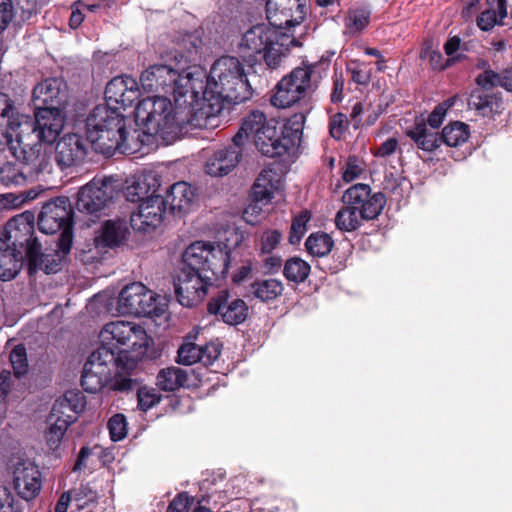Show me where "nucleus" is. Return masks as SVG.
I'll return each mask as SVG.
<instances>
[{
	"label": "nucleus",
	"mask_w": 512,
	"mask_h": 512,
	"mask_svg": "<svg viewBox=\"0 0 512 512\" xmlns=\"http://www.w3.org/2000/svg\"><path fill=\"white\" fill-rule=\"evenodd\" d=\"M215 239L194 240V299L202 301L210 296L208 313H221L225 323L237 325L247 318L248 307L241 299H234L225 306L229 293L219 289L218 276L228 271L230 253L240 245L243 235L234 226L227 225L217 230Z\"/></svg>",
	"instance_id": "nucleus-1"
},
{
	"label": "nucleus",
	"mask_w": 512,
	"mask_h": 512,
	"mask_svg": "<svg viewBox=\"0 0 512 512\" xmlns=\"http://www.w3.org/2000/svg\"><path fill=\"white\" fill-rule=\"evenodd\" d=\"M252 96L253 88L239 58L222 56L209 72L194 65V129H216L225 104H241Z\"/></svg>",
	"instance_id": "nucleus-2"
},
{
	"label": "nucleus",
	"mask_w": 512,
	"mask_h": 512,
	"mask_svg": "<svg viewBox=\"0 0 512 512\" xmlns=\"http://www.w3.org/2000/svg\"><path fill=\"white\" fill-rule=\"evenodd\" d=\"M137 81L130 76H118L110 80L105 88V104L97 105L86 119L87 140L97 153L112 156L116 151L125 153V118L119 112L131 107L139 99Z\"/></svg>",
	"instance_id": "nucleus-3"
},
{
	"label": "nucleus",
	"mask_w": 512,
	"mask_h": 512,
	"mask_svg": "<svg viewBox=\"0 0 512 512\" xmlns=\"http://www.w3.org/2000/svg\"><path fill=\"white\" fill-rule=\"evenodd\" d=\"M248 139H252L258 150L265 156H282L294 148L300 139L299 128L292 130L287 125L277 131V122L267 120L260 111H253L246 116L233 143L227 148L214 153L205 165L207 174L221 177L231 172L239 163L242 147Z\"/></svg>",
	"instance_id": "nucleus-4"
},
{
	"label": "nucleus",
	"mask_w": 512,
	"mask_h": 512,
	"mask_svg": "<svg viewBox=\"0 0 512 512\" xmlns=\"http://www.w3.org/2000/svg\"><path fill=\"white\" fill-rule=\"evenodd\" d=\"M187 102L174 108L165 96H152L140 100L136 106V119L143 125L144 133L171 144L188 132L192 122V103Z\"/></svg>",
	"instance_id": "nucleus-5"
},
{
	"label": "nucleus",
	"mask_w": 512,
	"mask_h": 512,
	"mask_svg": "<svg viewBox=\"0 0 512 512\" xmlns=\"http://www.w3.org/2000/svg\"><path fill=\"white\" fill-rule=\"evenodd\" d=\"M294 46H301V42L293 33L283 31L268 22L254 25L247 30L242 36L239 48L247 56L262 55L266 65L276 69Z\"/></svg>",
	"instance_id": "nucleus-6"
},
{
	"label": "nucleus",
	"mask_w": 512,
	"mask_h": 512,
	"mask_svg": "<svg viewBox=\"0 0 512 512\" xmlns=\"http://www.w3.org/2000/svg\"><path fill=\"white\" fill-rule=\"evenodd\" d=\"M143 90L146 92L172 94L177 107L192 98V72L178 73L167 65H152L140 77Z\"/></svg>",
	"instance_id": "nucleus-7"
},
{
	"label": "nucleus",
	"mask_w": 512,
	"mask_h": 512,
	"mask_svg": "<svg viewBox=\"0 0 512 512\" xmlns=\"http://www.w3.org/2000/svg\"><path fill=\"white\" fill-rule=\"evenodd\" d=\"M166 308L165 299L148 290L140 282L126 285L118 297V311L122 314L159 317L164 314Z\"/></svg>",
	"instance_id": "nucleus-8"
},
{
	"label": "nucleus",
	"mask_w": 512,
	"mask_h": 512,
	"mask_svg": "<svg viewBox=\"0 0 512 512\" xmlns=\"http://www.w3.org/2000/svg\"><path fill=\"white\" fill-rule=\"evenodd\" d=\"M313 73V65L293 69L277 84L271 103L278 108H287L307 96L315 89Z\"/></svg>",
	"instance_id": "nucleus-9"
},
{
	"label": "nucleus",
	"mask_w": 512,
	"mask_h": 512,
	"mask_svg": "<svg viewBox=\"0 0 512 512\" xmlns=\"http://www.w3.org/2000/svg\"><path fill=\"white\" fill-rule=\"evenodd\" d=\"M113 177L93 178L77 194L76 208L79 212L93 214L106 207L118 194V185Z\"/></svg>",
	"instance_id": "nucleus-10"
},
{
	"label": "nucleus",
	"mask_w": 512,
	"mask_h": 512,
	"mask_svg": "<svg viewBox=\"0 0 512 512\" xmlns=\"http://www.w3.org/2000/svg\"><path fill=\"white\" fill-rule=\"evenodd\" d=\"M73 243V234L66 229L58 239V249L51 253H42L41 245L34 241L29 249L27 258L30 269L43 270L47 274L57 273L61 270L65 257L69 254Z\"/></svg>",
	"instance_id": "nucleus-11"
},
{
	"label": "nucleus",
	"mask_w": 512,
	"mask_h": 512,
	"mask_svg": "<svg viewBox=\"0 0 512 512\" xmlns=\"http://www.w3.org/2000/svg\"><path fill=\"white\" fill-rule=\"evenodd\" d=\"M102 345L122 351L116 345H127L133 348L147 345V334L144 328L128 321H115L107 323L100 332ZM126 352L125 350H123ZM127 353H125V356Z\"/></svg>",
	"instance_id": "nucleus-12"
},
{
	"label": "nucleus",
	"mask_w": 512,
	"mask_h": 512,
	"mask_svg": "<svg viewBox=\"0 0 512 512\" xmlns=\"http://www.w3.org/2000/svg\"><path fill=\"white\" fill-rule=\"evenodd\" d=\"M72 212L69 200L66 197H58L46 202L38 215V228L45 234H54L72 227Z\"/></svg>",
	"instance_id": "nucleus-13"
},
{
	"label": "nucleus",
	"mask_w": 512,
	"mask_h": 512,
	"mask_svg": "<svg viewBox=\"0 0 512 512\" xmlns=\"http://www.w3.org/2000/svg\"><path fill=\"white\" fill-rule=\"evenodd\" d=\"M343 202L356 206L365 220H373L382 212L386 198L381 192L372 193L368 184L358 183L345 191Z\"/></svg>",
	"instance_id": "nucleus-14"
},
{
	"label": "nucleus",
	"mask_w": 512,
	"mask_h": 512,
	"mask_svg": "<svg viewBox=\"0 0 512 512\" xmlns=\"http://www.w3.org/2000/svg\"><path fill=\"white\" fill-rule=\"evenodd\" d=\"M306 15V6L301 0H267L266 17L271 25L281 30L300 25Z\"/></svg>",
	"instance_id": "nucleus-15"
},
{
	"label": "nucleus",
	"mask_w": 512,
	"mask_h": 512,
	"mask_svg": "<svg viewBox=\"0 0 512 512\" xmlns=\"http://www.w3.org/2000/svg\"><path fill=\"white\" fill-rule=\"evenodd\" d=\"M166 210L164 197L157 193L140 202L139 206L130 216L131 227L139 232H150L156 229L163 221Z\"/></svg>",
	"instance_id": "nucleus-16"
},
{
	"label": "nucleus",
	"mask_w": 512,
	"mask_h": 512,
	"mask_svg": "<svg viewBox=\"0 0 512 512\" xmlns=\"http://www.w3.org/2000/svg\"><path fill=\"white\" fill-rule=\"evenodd\" d=\"M64 127V116L58 107H38L33 133L43 144H52Z\"/></svg>",
	"instance_id": "nucleus-17"
},
{
	"label": "nucleus",
	"mask_w": 512,
	"mask_h": 512,
	"mask_svg": "<svg viewBox=\"0 0 512 512\" xmlns=\"http://www.w3.org/2000/svg\"><path fill=\"white\" fill-rule=\"evenodd\" d=\"M33 230L34 217L31 213L25 212L14 216L6 223L3 237L1 238L16 249L20 250L25 247L27 256L30 245L34 241H38L32 237Z\"/></svg>",
	"instance_id": "nucleus-18"
},
{
	"label": "nucleus",
	"mask_w": 512,
	"mask_h": 512,
	"mask_svg": "<svg viewBox=\"0 0 512 512\" xmlns=\"http://www.w3.org/2000/svg\"><path fill=\"white\" fill-rule=\"evenodd\" d=\"M13 154L22 162L28 178L38 177L40 174L52 170L51 148L43 143L21 147L20 154Z\"/></svg>",
	"instance_id": "nucleus-19"
},
{
	"label": "nucleus",
	"mask_w": 512,
	"mask_h": 512,
	"mask_svg": "<svg viewBox=\"0 0 512 512\" xmlns=\"http://www.w3.org/2000/svg\"><path fill=\"white\" fill-rule=\"evenodd\" d=\"M87 155V144L78 134H66L55 148V161L62 169L81 163Z\"/></svg>",
	"instance_id": "nucleus-20"
},
{
	"label": "nucleus",
	"mask_w": 512,
	"mask_h": 512,
	"mask_svg": "<svg viewBox=\"0 0 512 512\" xmlns=\"http://www.w3.org/2000/svg\"><path fill=\"white\" fill-rule=\"evenodd\" d=\"M14 487L21 498L27 501L34 499L42 487L38 467L30 461L18 463L14 469Z\"/></svg>",
	"instance_id": "nucleus-21"
},
{
	"label": "nucleus",
	"mask_w": 512,
	"mask_h": 512,
	"mask_svg": "<svg viewBox=\"0 0 512 512\" xmlns=\"http://www.w3.org/2000/svg\"><path fill=\"white\" fill-rule=\"evenodd\" d=\"M67 100V85L61 78H48L37 84L33 89V102L38 107L60 108Z\"/></svg>",
	"instance_id": "nucleus-22"
},
{
	"label": "nucleus",
	"mask_w": 512,
	"mask_h": 512,
	"mask_svg": "<svg viewBox=\"0 0 512 512\" xmlns=\"http://www.w3.org/2000/svg\"><path fill=\"white\" fill-rule=\"evenodd\" d=\"M161 188L160 176L155 171H147L134 178L133 182L124 190L127 201L136 203L146 200L159 192Z\"/></svg>",
	"instance_id": "nucleus-23"
},
{
	"label": "nucleus",
	"mask_w": 512,
	"mask_h": 512,
	"mask_svg": "<svg viewBox=\"0 0 512 512\" xmlns=\"http://www.w3.org/2000/svg\"><path fill=\"white\" fill-rule=\"evenodd\" d=\"M123 356H125L124 351L101 345L90 354L84 368L91 369L93 372L111 379L112 367L115 364L120 366Z\"/></svg>",
	"instance_id": "nucleus-24"
},
{
	"label": "nucleus",
	"mask_w": 512,
	"mask_h": 512,
	"mask_svg": "<svg viewBox=\"0 0 512 512\" xmlns=\"http://www.w3.org/2000/svg\"><path fill=\"white\" fill-rule=\"evenodd\" d=\"M192 244H189L182 254L181 272L174 277L173 285L177 301L184 307H192L190 282L192 279Z\"/></svg>",
	"instance_id": "nucleus-25"
},
{
	"label": "nucleus",
	"mask_w": 512,
	"mask_h": 512,
	"mask_svg": "<svg viewBox=\"0 0 512 512\" xmlns=\"http://www.w3.org/2000/svg\"><path fill=\"white\" fill-rule=\"evenodd\" d=\"M280 186V175L271 168L263 169L253 185L252 197L262 204H268Z\"/></svg>",
	"instance_id": "nucleus-26"
},
{
	"label": "nucleus",
	"mask_w": 512,
	"mask_h": 512,
	"mask_svg": "<svg viewBox=\"0 0 512 512\" xmlns=\"http://www.w3.org/2000/svg\"><path fill=\"white\" fill-rule=\"evenodd\" d=\"M22 260V251L0 238V280L8 281L16 277L21 270Z\"/></svg>",
	"instance_id": "nucleus-27"
},
{
	"label": "nucleus",
	"mask_w": 512,
	"mask_h": 512,
	"mask_svg": "<svg viewBox=\"0 0 512 512\" xmlns=\"http://www.w3.org/2000/svg\"><path fill=\"white\" fill-rule=\"evenodd\" d=\"M173 213H187L192 206V188L188 182L179 181L170 186L164 198Z\"/></svg>",
	"instance_id": "nucleus-28"
},
{
	"label": "nucleus",
	"mask_w": 512,
	"mask_h": 512,
	"mask_svg": "<svg viewBox=\"0 0 512 512\" xmlns=\"http://www.w3.org/2000/svg\"><path fill=\"white\" fill-rule=\"evenodd\" d=\"M84 407V397L80 393H67L63 398L55 401L51 413L53 417L64 418L67 422L73 424Z\"/></svg>",
	"instance_id": "nucleus-29"
},
{
	"label": "nucleus",
	"mask_w": 512,
	"mask_h": 512,
	"mask_svg": "<svg viewBox=\"0 0 512 512\" xmlns=\"http://www.w3.org/2000/svg\"><path fill=\"white\" fill-rule=\"evenodd\" d=\"M407 135L415 142L417 147L425 152L437 150L442 142L441 136L424 122L417 123L407 132Z\"/></svg>",
	"instance_id": "nucleus-30"
},
{
	"label": "nucleus",
	"mask_w": 512,
	"mask_h": 512,
	"mask_svg": "<svg viewBox=\"0 0 512 512\" xmlns=\"http://www.w3.org/2000/svg\"><path fill=\"white\" fill-rule=\"evenodd\" d=\"M188 382L189 373L185 369L176 366L161 369L156 377L157 387L166 392H172L186 387Z\"/></svg>",
	"instance_id": "nucleus-31"
},
{
	"label": "nucleus",
	"mask_w": 512,
	"mask_h": 512,
	"mask_svg": "<svg viewBox=\"0 0 512 512\" xmlns=\"http://www.w3.org/2000/svg\"><path fill=\"white\" fill-rule=\"evenodd\" d=\"M127 228L124 222L109 220L102 226L101 234L96 237L97 247L113 248L125 239Z\"/></svg>",
	"instance_id": "nucleus-32"
},
{
	"label": "nucleus",
	"mask_w": 512,
	"mask_h": 512,
	"mask_svg": "<svg viewBox=\"0 0 512 512\" xmlns=\"http://www.w3.org/2000/svg\"><path fill=\"white\" fill-rule=\"evenodd\" d=\"M507 16L506 0H487V8L478 17L481 30L488 31Z\"/></svg>",
	"instance_id": "nucleus-33"
},
{
	"label": "nucleus",
	"mask_w": 512,
	"mask_h": 512,
	"mask_svg": "<svg viewBox=\"0 0 512 512\" xmlns=\"http://www.w3.org/2000/svg\"><path fill=\"white\" fill-rule=\"evenodd\" d=\"M364 220V216L356 209V206L351 204H345L335 215V225L343 232L355 231Z\"/></svg>",
	"instance_id": "nucleus-34"
},
{
	"label": "nucleus",
	"mask_w": 512,
	"mask_h": 512,
	"mask_svg": "<svg viewBox=\"0 0 512 512\" xmlns=\"http://www.w3.org/2000/svg\"><path fill=\"white\" fill-rule=\"evenodd\" d=\"M25 120L26 117L19 113L10 96L0 92V122L6 123L11 129H19Z\"/></svg>",
	"instance_id": "nucleus-35"
},
{
	"label": "nucleus",
	"mask_w": 512,
	"mask_h": 512,
	"mask_svg": "<svg viewBox=\"0 0 512 512\" xmlns=\"http://www.w3.org/2000/svg\"><path fill=\"white\" fill-rule=\"evenodd\" d=\"M252 292L262 302L273 301L278 298L284 290L283 283L278 279H265L254 282L251 285Z\"/></svg>",
	"instance_id": "nucleus-36"
},
{
	"label": "nucleus",
	"mask_w": 512,
	"mask_h": 512,
	"mask_svg": "<svg viewBox=\"0 0 512 512\" xmlns=\"http://www.w3.org/2000/svg\"><path fill=\"white\" fill-rule=\"evenodd\" d=\"M469 127L463 122H452L445 126L441 134V142L450 147H458L469 138Z\"/></svg>",
	"instance_id": "nucleus-37"
},
{
	"label": "nucleus",
	"mask_w": 512,
	"mask_h": 512,
	"mask_svg": "<svg viewBox=\"0 0 512 512\" xmlns=\"http://www.w3.org/2000/svg\"><path fill=\"white\" fill-rule=\"evenodd\" d=\"M28 176L24 167L7 162L0 167V182L5 186H20L26 183Z\"/></svg>",
	"instance_id": "nucleus-38"
},
{
	"label": "nucleus",
	"mask_w": 512,
	"mask_h": 512,
	"mask_svg": "<svg viewBox=\"0 0 512 512\" xmlns=\"http://www.w3.org/2000/svg\"><path fill=\"white\" fill-rule=\"evenodd\" d=\"M305 246L308 253L312 256L323 257L331 251L333 240L328 234L315 233L308 237Z\"/></svg>",
	"instance_id": "nucleus-39"
},
{
	"label": "nucleus",
	"mask_w": 512,
	"mask_h": 512,
	"mask_svg": "<svg viewBox=\"0 0 512 512\" xmlns=\"http://www.w3.org/2000/svg\"><path fill=\"white\" fill-rule=\"evenodd\" d=\"M310 273V265L301 258L293 257L286 261L284 275L289 281L304 282Z\"/></svg>",
	"instance_id": "nucleus-40"
},
{
	"label": "nucleus",
	"mask_w": 512,
	"mask_h": 512,
	"mask_svg": "<svg viewBox=\"0 0 512 512\" xmlns=\"http://www.w3.org/2000/svg\"><path fill=\"white\" fill-rule=\"evenodd\" d=\"M221 353V345L217 342H209L203 346L194 344V364L200 363L205 367L212 365Z\"/></svg>",
	"instance_id": "nucleus-41"
},
{
	"label": "nucleus",
	"mask_w": 512,
	"mask_h": 512,
	"mask_svg": "<svg viewBox=\"0 0 512 512\" xmlns=\"http://www.w3.org/2000/svg\"><path fill=\"white\" fill-rule=\"evenodd\" d=\"M111 379L83 367L81 386L88 393L100 392Z\"/></svg>",
	"instance_id": "nucleus-42"
},
{
	"label": "nucleus",
	"mask_w": 512,
	"mask_h": 512,
	"mask_svg": "<svg viewBox=\"0 0 512 512\" xmlns=\"http://www.w3.org/2000/svg\"><path fill=\"white\" fill-rule=\"evenodd\" d=\"M369 21V12L366 9H352L345 18L346 32L355 34L364 29Z\"/></svg>",
	"instance_id": "nucleus-43"
},
{
	"label": "nucleus",
	"mask_w": 512,
	"mask_h": 512,
	"mask_svg": "<svg viewBox=\"0 0 512 512\" xmlns=\"http://www.w3.org/2000/svg\"><path fill=\"white\" fill-rule=\"evenodd\" d=\"M311 215L308 211H302L298 216H296L292 222L289 242L292 245L298 244L304 234L307 231V223L309 222Z\"/></svg>",
	"instance_id": "nucleus-44"
},
{
	"label": "nucleus",
	"mask_w": 512,
	"mask_h": 512,
	"mask_svg": "<svg viewBox=\"0 0 512 512\" xmlns=\"http://www.w3.org/2000/svg\"><path fill=\"white\" fill-rule=\"evenodd\" d=\"M161 395L154 388L140 387L137 390L138 408L141 411H148L161 401Z\"/></svg>",
	"instance_id": "nucleus-45"
},
{
	"label": "nucleus",
	"mask_w": 512,
	"mask_h": 512,
	"mask_svg": "<svg viewBox=\"0 0 512 512\" xmlns=\"http://www.w3.org/2000/svg\"><path fill=\"white\" fill-rule=\"evenodd\" d=\"M18 129H11L6 123L0 122V151L8 147L11 151H16L17 146H21Z\"/></svg>",
	"instance_id": "nucleus-46"
},
{
	"label": "nucleus",
	"mask_w": 512,
	"mask_h": 512,
	"mask_svg": "<svg viewBox=\"0 0 512 512\" xmlns=\"http://www.w3.org/2000/svg\"><path fill=\"white\" fill-rule=\"evenodd\" d=\"M10 362L16 377H21L28 370L26 349L23 345H17L10 353Z\"/></svg>",
	"instance_id": "nucleus-47"
},
{
	"label": "nucleus",
	"mask_w": 512,
	"mask_h": 512,
	"mask_svg": "<svg viewBox=\"0 0 512 512\" xmlns=\"http://www.w3.org/2000/svg\"><path fill=\"white\" fill-rule=\"evenodd\" d=\"M108 430L111 440L120 441L127 435V422L123 414H115L108 421Z\"/></svg>",
	"instance_id": "nucleus-48"
},
{
	"label": "nucleus",
	"mask_w": 512,
	"mask_h": 512,
	"mask_svg": "<svg viewBox=\"0 0 512 512\" xmlns=\"http://www.w3.org/2000/svg\"><path fill=\"white\" fill-rule=\"evenodd\" d=\"M364 172L363 162L355 157H350L342 168V179L349 183L361 178Z\"/></svg>",
	"instance_id": "nucleus-49"
},
{
	"label": "nucleus",
	"mask_w": 512,
	"mask_h": 512,
	"mask_svg": "<svg viewBox=\"0 0 512 512\" xmlns=\"http://www.w3.org/2000/svg\"><path fill=\"white\" fill-rule=\"evenodd\" d=\"M282 240V234L278 230L269 229L263 232L260 238V251L269 254L278 247Z\"/></svg>",
	"instance_id": "nucleus-50"
},
{
	"label": "nucleus",
	"mask_w": 512,
	"mask_h": 512,
	"mask_svg": "<svg viewBox=\"0 0 512 512\" xmlns=\"http://www.w3.org/2000/svg\"><path fill=\"white\" fill-rule=\"evenodd\" d=\"M471 105L483 114L491 112L494 105H497V98L484 91L472 95Z\"/></svg>",
	"instance_id": "nucleus-51"
},
{
	"label": "nucleus",
	"mask_w": 512,
	"mask_h": 512,
	"mask_svg": "<svg viewBox=\"0 0 512 512\" xmlns=\"http://www.w3.org/2000/svg\"><path fill=\"white\" fill-rule=\"evenodd\" d=\"M348 128V118L343 113H337L330 118L329 129L334 139H341Z\"/></svg>",
	"instance_id": "nucleus-52"
},
{
	"label": "nucleus",
	"mask_w": 512,
	"mask_h": 512,
	"mask_svg": "<svg viewBox=\"0 0 512 512\" xmlns=\"http://www.w3.org/2000/svg\"><path fill=\"white\" fill-rule=\"evenodd\" d=\"M452 103L449 101L437 105L431 114L428 116L427 125L433 129H437L443 123L447 110L451 107Z\"/></svg>",
	"instance_id": "nucleus-53"
},
{
	"label": "nucleus",
	"mask_w": 512,
	"mask_h": 512,
	"mask_svg": "<svg viewBox=\"0 0 512 512\" xmlns=\"http://www.w3.org/2000/svg\"><path fill=\"white\" fill-rule=\"evenodd\" d=\"M476 82L483 89H492L494 87L500 86V74L494 72L491 69H485L481 74L477 76Z\"/></svg>",
	"instance_id": "nucleus-54"
},
{
	"label": "nucleus",
	"mask_w": 512,
	"mask_h": 512,
	"mask_svg": "<svg viewBox=\"0 0 512 512\" xmlns=\"http://www.w3.org/2000/svg\"><path fill=\"white\" fill-rule=\"evenodd\" d=\"M262 204L261 201L255 200L252 197V202L244 209L243 219L247 224L255 225L259 222L260 216L262 214Z\"/></svg>",
	"instance_id": "nucleus-55"
},
{
	"label": "nucleus",
	"mask_w": 512,
	"mask_h": 512,
	"mask_svg": "<svg viewBox=\"0 0 512 512\" xmlns=\"http://www.w3.org/2000/svg\"><path fill=\"white\" fill-rule=\"evenodd\" d=\"M65 431H63L61 428L56 427L53 424H49V427L46 431V442L51 450H56L59 448L61 441L65 435Z\"/></svg>",
	"instance_id": "nucleus-56"
},
{
	"label": "nucleus",
	"mask_w": 512,
	"mask_h": 512,
	"mask_svg": "<svg viewBox=\"0 0 512 512\" xmlns=\"http://www.w3.org/2000/svg\"><path fill=\"white\" fill-rule=\"evenodd\" d=\"M176 363L180 365H192V342H190V335H187L184 343L177 351Z\"/></svg>",
	"instance_id": "nucleus-57"
},
{
	"label": "nucleus",
	"mask_w": 512,
	"mask_h": 512,
	"mask_svg": "<svg viewBox=\"0 0 512 512\" xmlns=\"http://www.w3.org/2000/svg\"><path fill=\"white\" fill-rule=\"evenodd\" d=\"M137 386V380L130 377L116 375L111 384V389L119 392L132 391Z\"/></svg>",
	"instance_id": "nucleus-58"
},
{
	"label": "nucleus",
	"mask_w": 512,
	"mask_h": 512,
	"mask_svg": "<svg viewBox=\"0 0 512 512\" xmlns=\"http://www.w3.org/2000/svg\"><path fill=\"white\" fill-rule=\"evenodd\" d=\"M13 16L14 11L11 0H0V33L6 29Z\"/></svg>",
	"instance_id": "nucleus-59"
},
{
	"label": "nucleus",
	"mask_w": 512,
	"mask_h": 512,
	"mask_svg": "<svg viewBox=\"0 0 512 512\" xmlns=\"http://www.w3.org/2000/svg\"><path fill=\"white\" fill-rule=\"evenodd\" d=\"M444 51L451 60L459 59L462 51L460 38L457 36L449 38L444 44Z\"/></svg>",
	"instance_id": "nucleus-60"
},
{
	"label": "nucleus",
	"mask_w": 512,
	"mask_h": 512,
	"mask_svg": "<svg viewBox=\"0 0 512 512\" xmlns=\"http://www.w3.org/2000/svg\"><path fill=\"white\" fill-rule=\"evenodd\" d=\"M189 496L187 493L179 494L168 506L167 512H188Z\"/></svg>",
	"instance_id": "nucleus-61"
},
{
	"label": "nucleus",
	"mask_w": 512,
	"mask_h": 512,
	"mask_svg": "<svg viewBox=\"0 0 512 512\" xmlns=\"http://www.w3.org/2000/svg\"><path fill=\"white\" fill-rule=\"evenodd\" d=\"M22 202L23 199L13 193L0 194V211L16 208Z\"/></svg>",
	"instance_id": "nucleus-62"
},
{
	"label": "nucleus",
	"mask_w": 512,
	"mask_h": 512,
	"mask_svg": "<svg viewBox=\"0 0 512 512\" xmlns=\"http://www.w3.org/2000/svg\"><path fill=\"white\" fill-rule=\"evenodd\" d=\"M92 455V449L84 446L80 449L76 462L73 466V472H80L87 467V460Z\"/></svg>",
	"instance_id": "nucleus-63"
},
{
	"label": "nucleus",
	"mask_w": 512,
	"mask_h": 512,
	"mask_svg": "<svg viewBox=\"0 0 512 512\" xmlns=\"http://www.w3.org/2000/svg\"><path fill=\"white\" fill-rule=\"evenodd\" d=\"M398 146V142L394 138H390L382 143L375 152L376 156L386 157L392 155Z\"/></svg>",
	"instance_id": "nucleus-64"
}]
</instances>
